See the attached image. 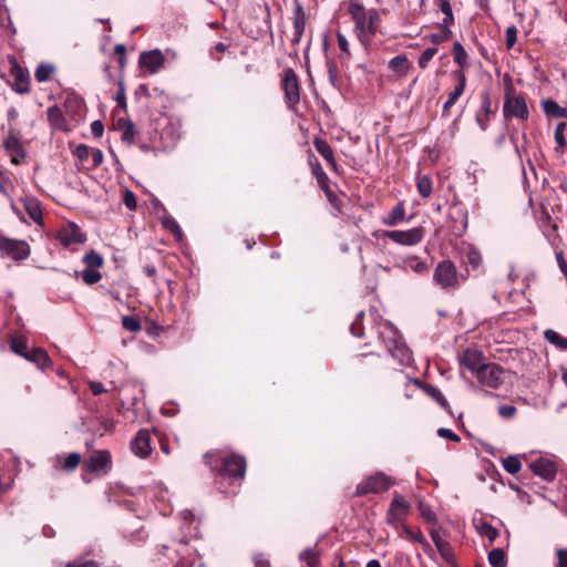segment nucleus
Wrapping results in <instances>:
<instances>
[{
    "instance_id": "nucleus-1",
    "label": "nucleus",
    "mask_w": 567,
    "mask_h": 567,
    "mask_svg": "<svg viewBox=\"0 0 567 567\" xmlns=\"http://www.w3.org/2000/svg\"><path fill=\"white\" fill-rule=\"evenodd\" d=\"M347 11L354 23V33L365 48L385 47L388 38L380 27V16L377 10L367 11L362 3L350 0Z\"/></svg>"
},
{
    "instance_id": "nucleus-2",
    "label": "nucleus",
    "mask_w": 567,
    "mask_h": 567,
    "mask_svg": "<svg viewBox=\"0 0 567 567\" xmlns=\"http://www.w3.org/2000/svg\"><path fill=\"white\" fill-rule=\"evenodd\" d=\"M203 460L205 465L214 473L215 483L221 492H225L221 481H227L229 485H240L245 478L247 461L241 454L214 450L205 453Z\"/></svg>"
},
{
    "instance_id": "nucleus-3",
    "label": "nucleus",
    "mask_w": 567,
    "mask_h": 567,
    "mask_svg": "<svg viewBox=\"0 0 567 567\" xmlns=\"http://www.w3.org/2000/svg\"><path fill=\"white\" fill-rule=\"evenodd\" d=\"M465 278L457 272L451 260L440 261L433 272V281L446 292L455 291Z\"/></svg>"
},
{
    "instance_id": "nucleus-4",
    "label": "nucleus",
    "mask_w": 567,
    "mask_h": 567,
    "mask_svg": "<svg viewBox=\"0 0 567 567\" xmlns=\"http://www.w3.org/2000/svg\"><path fill=\"white\" fill-rule=\"evenodd\" d=\"M503 115L505 120L516 117L520 121H527L529 117V110L525 96L517 93L512 86L505 90Z\"/></svg>"
},
{
    "instance_id": "nucleus-5",
    "label": "nucleus",
    "mask_w": 567,
    "mask_h": 567,
    "mask_svg": "<svg viewBox=\"0 0 567 567\" xmlns=\"http://www.w3.org/2000/svg\"><path fill=\"white\" fill-rule=\"evenodd\" d=\"M11 89L19 94H27L30 92V76L25 69H23L14 55L8 56V73L2 74Z\"/></svg>"
},
{
    "instance_id": "nucleus-6",
    "label": "nucleus",
    "mask_w": 567,
    "mask_h": 567,
    "mask_svg": "<svg viewBox=\"0 0 567 567\" xmlns=\"http://www.w3.org/2000/svg\"><path fill=\"white\" fill-rule=\"evenodd\" d=\"M281 89L289 110H295L300 101V82L297 73L291 69H285L281 74Z\"/></svg>"
},
{
    "instance_id": "nucleus-7",
    "label": "nucleus",
    "mask_w": 567,
    "mask_h": 567,
    "mask_svg": "<svg viewBox=\"0 0 567 567\" xmlns=\"http://www.w3.org/2000/svg\"><path fill=\"white\" fill-rule=\"evenodd\" d=\"M0 252L14 261H22L29 258L31 248L25 240L12 239L0 234Z\"/></svg>"
},
{
    "instance_id": "nucleus-8",
    "label": "nucleus",
    "mask_w": 567,
    "mask_h": 567,
    "mask_svg": "<svg viewBox=\"0 0 567 567\" xmlns=\"http://www.w3.org/2000/svg\"><path fill=\"white\" fill-rule=\"evenodd\" d=\"M3 147L13 164L20 165L24 162L27 153L18 131L11 128L8 132L3 140Z\"/></svg>"
},
{
    "instance_id": "nucleus-9",
    "label": "nucleus",
    "mask_w": 567,
    "mask_h": 567,
    "mask_svg": "<svg viewBox=\"0 0 567 567\" xmlns=\"http://www.w3.org/2000/svg\"><path fill=\"white\" fill-rule=\"evenodd\" d=\"M388 487V477L382 473H377L358 484L354 496H365L371 493L379 494L385 492Z\"/></svg>"
},
{
    "instance_id": "nucleus-10",
    "label": "nucleus",
    "mask_w": 567,
    "mask_h": 567,
    "mask_svg": "<svg viewBox=\"0 0 567 567\" xmlns=\"http://www.w3.org/2000/svg\"><path fill=\"white\" fill-rule=\"evenodd\" d=\"M504 369L497 363H485L476 373L477 380L491 389H498L503 383Z\"/></svg>"
},
{
    "instance_id": "nucleus-11",
    "label": "nucleus",
    "mask_w": 567,
    "mask_h": 567,
    "mask_svg": "<svg viewBox=\"0 0 567 567\" xmlns=\"http://www.w3.org/2000/svg\"><path fill=\"white\" fill-rule=\"evenodd\" d=\"M56 239L64 247H69L72 244H84L86 241V235L75 223H68L58 230Z\"/></svg>"
},
{
    "instance_id": "nucleus-12",
    "label": "nucleus",
    "mask_w": 567,
    "mask_h": 567,
    "mask_svg": "<svg viewBox=\"0 0 567 567\" xmlns=\"http://www.w3.org/2000/svg\"><path fill=\"white\" fill-rule=\"evenodd\" d=\"M151 443V432L147 429H141L131 442V450L136 456L146 458L153 451Z\"/></svg>"
},
{
    "instance_id": "nucleus-13",
    "label": "nucleus",
    "mask_w": 567,
    "mask_h": 567,
    "mask_svg": "<svg viewBox=\"0 0 567 567\" xmlns=\"http://www.w3.org/2000/svg\"><path fill=\"white\" fill-rule=\"evenodd\" d=\"M452 76L457 81L454 90L449 93L447 100L443 105L442 115L447 117L450 109L455 105L460 96L464 93L466 86V74L463 70H455Z\"/></svg>"
},
{
    "instance_id": "nucleus-14",
    "label": "nucleus",
    "mask_w": 567,
    "mask_h": 567,
    "mask_svg": "<svg viewBox=\"0 0 567 567\" xmlns=\"http://www.w3.org/2000/svg\"><path fill=\"white\" fill-rule=\"evenodd\" d=\"M423 227H414L409 230H392V241L403 246H414L419 244L424 237Z\"/></svg>"
},
{
    "instance_id": "nucleus-15",
    "label": "nucleus",
    "mask_w": 567,
    "mask_h": 567,
    "mask_svg": "<svg viewBox=\"0 0 567 567\" xmlns=\"http://www.w3.org/2000/svg\"><path fill=\"white\" fill-rule=\"evenodd\" d=\"M111 454L106 450L95 451L90 456L85 467L86 471L92 473H107L111 468Z\"/></svg>"
},
{
    "instance_id": "nucleus-16",
    "label": "nucleus",
    "mask_w": 567,
    "mask_h": 567,
    "mask_svg": "<svg viewBox=\"0 0 567 567\" xmlns=\"http://www.w3.org/2000/svg\"><path fill=\"white\" fill-rule=\"evenodd\" d=\"M460 363L462 367L476 374L477 371L485 364L484 354L477 349L467 348L462 352L460 357Z\"/></svg>"
},
{
    "instance_id": "nucleus-17",
    "label": "nucleus",
    "mask_w": 567,
    "mask_h": 567,
    "mask_svg": "<svg viewBox=\"0 0 567 567\" xmlns=\"http://www.w3.org/2000/svg\"><path fill=\"white\" fill-rule=\"evenodd\" d=\"M529 467L535 475H538L548 482L554 481L556 477V464L548 458L540 457L530 463Z\"/></svg>"
},
{
    "instance_id": "nucleus-18",
    "label": "nucleus",
    "mask_w": 567,
    "mask_h": 567,
    "mask_svg": "<svg viewBox=\"0 0 567 567\" xmlns=\"http://www.w3.org/2000/svg\"><path fill=\"white\" fill-rule=\"evenodd\" d=\"M164 64V55L159 50L142 52L140 55V65L150 73L157 72Z\"/></svg>"
},
{
    "instance_id": "nucleus-19",
    "label": "nucleus",
    "mask_w": 567,
    "mask_h": 567,
    "mask_svg": "<svg viewBox=\"0 0 567 567\" xmlns=\"http://www.w3.org/2000/svg\"><path fill=\"white\" fill-rule=\"evenodd\" d=\"M392 527L396 530L398 535L401 538H405L410 542L419 543L424 546H429L427 540L422 535L421 530L419 528H412L409 525H405L403 523H395L392 522Z\"/></svg>"
},
{
    "instance_id": "nucleus-20",
    "label": "nucleus",
    "mask_w": 567,
    "mask_h": 567,
    "mask_svg": "<svg viewBox=\"0 0 567 567\" xmlns=\"http://www.w3.org/2000/svg\"><path fill=\"white\" fill-rule=\"evenodd\" d=\"M292 13L293 42H299L305 33L307 17L302 4L298 0H295Z\"/></svg>"
},
{
    "instance_id": "nucleus-21",
    "label": "nucleus",
    "mask_w": 567,
    "mask_h": 567,
    "mask_svg": "<svg viewBox=\"0 0 567 567\" xmlns=\"http://www.w3.org/2000/svg\"><path fill=\"white\" fill-rule=\"evenodd\" d=\"M313 146L316 151L327 161L330 168L338 173L339 166L336 162L333 150L329 143L323 138L316 137L313 141Z\"/></svg>"
},
{
    "instance_id": "nucleus-22",
    "label": "nucleus",
    "mask_w": 567,
    "mask_h": 567,
    "mask_svg": "<svg viewBox=\"0 0 567 567\" xmlns=\"http://www.w3.org/2000/svg\"><path fill=\"white\" fill-rule=\"evenodd\" d=\"M29 217L38 225H43L42 209L35 197L25 196L20 199Z\"/></svg>"
},
{
    "instance_id": "nucleus-23",
    "label": "nucleus",
    "mask_w": 567,
    "mask_h": 567,
    "mask_svg": "<svg viewBox=\"0 0 567 567\" xmlns=\"http://www.w3.org/2000/svg\"><path fill=\"white\" fill-rule=\"evenodd\" d=\"M398 331L394 330L392 327V336L395 334ZM392 358H398L399 363L401 365H409L412 362V352L411 350L401 342H398L392 337Z\"/></svg>"
},
{
    "instance_id": "nucleus-24",
    "label": "nucleus",
    "mask_w": 567,
    "mask_h": 567,
    "mask_svg": "<svg viewBox=\"0 0 567 567\" xmlns=\"http://www.w3.org/2000/svg\"><path fill=\"white\" fill-rule=\"evenodd\" d=\"M492 114H494V111H492V102L489 95L485 93L482 95L481 111L476 114V123L483 131L487 130Z\"/></svg>"
},
{
    "instance_id": "nucleus-25",
    "label": "nucleus",
    "mask_w": 567,
    "mask_h": 567,
    "mask_svg": "<svg viewBox=\"0 0 567 567\" xmlns=\"http://www.w3.org/2000/svg\"><path fill=\"white\" fill-rule=\"evenodd\" d=\"M411 511V504L398 493L392 494V522L401 519Z\"/></svg>"
},
{
    "instance_id": "nucleus-26",
    "label": "nucleus",
    "mask_w": 567,
    "mask_h": 567,
    "mask_svg": "<svg viewBox=\"0 0 567 567\" xmlns=\"http://www.w3.org/2000/svg\"><path fill=\"white\" fill-rule=\"evenodd\" d=\"M414 383L419 385L424 391L425 394L431 396L442 409L451 413V406L439 389L434 388L431 384L422 383L419 380H415Z\"/></svg>"
},
{
    "instance_id": "nucleus-27",
    "label": "nucleus",
    "mask_w": 567,
    "mask_h": 567,
    "mask_svg": "<svg viewBox=\"0 0 567 567\" xmlns=\"http://www.w3.org/2000/svg\"><path fill=\"white\" fill-rule=\"evenodd\" d=\"M24 359L34 363L41 370H45L51 365L50 357L48 355L47 351L41 348L31 349Z\"/></svg>"
},
{
    "instance_id": "nucleus-28",
    "label": "nucleus",
    "mask_w": 567,
    "mask_h": 567,
    "mask_svg": "<svg viewBox=\"0 0 567 567\" xmlns=\"http://www.w3.org/2000/svg\"><path fill=\"white\" fill-rule=\"evenodd\" d=\"M540 105L547 116L567 118V107L560 106L556 101L550 99L542 100Z\"/></svg>"
},
{
    "instance_id": "nucleus-29",
    "label": "nucleus",
    "mask_w": 567,
    "mask_h": 567,
    "mask_svg": "<svg viewBox=\"0 0 567 567\" xmlns=\"http://www.w3.org/2000/svg\"><path fill=\"white\" fill-rule=\"evenodd\" d=\"M48 121L50 125L60 131H66V122L61 109L56 105L50 106L47 110Z\"/></svg>"
},
{
    "instance_id": "nucleus-30",
    "label": "nucleus",
    "mask_w": 567,
    "mask_h": 567,
    "mask_svg": "<svg viewBox=\"0 0 567 567\" xmlns=\"http://www.w3.org/2000/svg\"><path fill=\"white\" fill-rule=\"evenodd\" d=\"M55 460L62 471L72 472L80 465L81 455L76 452H73L68 454L65 457L56 455Z\"/></svg>"
},
{
    "instance_id": "nucleus-31",
    "label": "nucleus",
    "mask_w": 567,
    "mask_h": 567,
    "mask_svg": "<svg viewBox=\"0 0 567 567\" xmlns=\"http://www.w3.org/2000/svg\"><path fill=\"white\" fill-rule=\"evenodd\" d=\"M117 126L122 132L121 138L128 145H132L135 142V127L131 121L120 118L117 121Z\"/></svg>"
},
{
    "instance_id": "nucleus-32",
    "label": "nucleus",
    "mask_w": 567,
    "mask_h": 567,
    "mask_svg": "<svg viewBox=\"0 0 567 567\" xmlns=\"http://www.w3.org/2000/svg\"><path fill=\"white\" fill-rule=\"evenodd\" d=\"M308 163L311 167L312 175L317 179L318 185L324 184V182H329L328 175L324 173L318 158L311 152H309L308 155Z\"/></svg>"
},
{
    "instance_id": "nucleus-33",
    "label": "nucleus",
    "mask_w": 567,
    "mask_h": 567,
    "mask_svg": "<svg viewBox=\"0 0 567 567\" xmlns=\"http://www.w3.org/2000/svg\"><path fill=\"white\" fill-rule=\"evenodd\" d=\"M452 53L455 63L460 66L458 70H463V72H465V70L468 68L467 53L460 42H455L453 44Z\"/></svg>"
},
{
    "instance_id": "nucleus-34",
    "label": "nucleus",
    "mask_w": 567,
    "mask_h": 567,
    "mask_svg": "<svg viewBox=\"0 0 567 567\" xmlns=\"http://www.w3.org/2000/svg\"><path fill=\"white\" fill-rule=\"evenodd\" d=\"M477 533L489 540V543H493L499 535L498 530L493 527L489 523L480 520L477 524H475Z\"/></svg>"
},
{
    "instance_id": "nucleus-35",
    "label": "nucleus",
    "mask_w": 567,
    "mask_h": 567,
    "mask_svg": "<svg viewBox=\"0 0 567 567\" xmlns=\"http://www.w3.org/2000/svg\"><path fill=\"white\" fill-rule=\"evenodd\" d=\"M544 337L549 343L556 346L558 349L567 351V338L561 337L557 331L547 329L544 332Z\"/></svg>"
},
{
    "instance_id": "nucleus-36",
    "label": "nucleus",
    "mask_w": 567,
    "mask_h": 567,
    "mask_svg": "<svg viewBox=\"0 0 567 567\" xmlns=\"http://www.w3.org/2000/svg\"><path fill=\"white\" fill-rule=\"evenodd\" d=\"M488 563L492 567H506L507 558L502 548H494L488 553Z\"/></svg>"
},
{
    "instance_id": "nucleus-37",
    "label": "nucleus",
    "mask_w": 567,
    "mask_h": 567,
    "mask_svg": "<svg viewBox=\"0 0 567 567\" xmlns=\"http://www.w3.org/2000/svg\"><path fill=\"white\" fill-rule=\"evenodd\" d=\"M10 349L14 353H17V354H19L20 357H23V358H25V355L30 351L28 349L25 338L22 337V336H14V337L11 338Z\"/></svg>"
},
{
    "instance_id": "nucleus-38",
    "label": "nucleus",
    "mask_w": 567,
    "mask_h": 567,
    "mask_svg": "<svg viewBox=\"0 0 567 567\" xmlns=\"http://www.w3.org/2000/svg\"><path fill=\"white\" fill-rule=\"evenodd\" d=\"M54 73V66L48 63H41L38 65L34 72V78L38 82L48 81Z\"/></svg>"
},
{
    "instance_id": "nucleus-39",
    "label": "nucleus",
    "mask_w": 567,
    "mask_h": 567,
    "mask_svg": "<svg viewBox=\"0 0 567 567\" xmlns=\"http://www.w3.org/2000/svg\"><path fill=\"white\" fill-rule=\"evenodd\" d=\"M83 262L86 265V268L99 269L103 266V257L99 252L91 250L84 255Z\"/></svg>"
},
{
    "instance_id": "nucleus-40",
    "label": "nucleus",
    "mask_w": 567,
    "mask_h": 567,
    "mask_svg": "<svg viewBox=\"0 0 567 567\" xmlns=\"http://www.w3.org/2000/svg\"><path fill=\"white\" fill-rule=\"evenodd\" d=\"M503 466L509 474H517L522 468V463L518 456L511 455L503 460Z\"/></svg>"
},
{
    "instance_id": "nucleus-41",
    "label": "nucleus",
    "mask_w": 567,
    "mask_h": 567,
    "mask_svg": "<svg viewBox=\"0 0 567 567\" xmlns=\"http://www.w3.org/2000/svg\"><path fill=\"white\" fill-rule=\"evenodd\" d=\"M416 186L421 196L429 197L432 194V179L430 176H419Z\"/></svg>"
},
{
    "instance_id": "nucleus-42",
    "label": "nucleus",
    "mask_w": 567,
    "mask_h": 567,
    "mask_svg": "<svg viewBox=\"0 0 567 567\" xmlns=\"http://www.w3.org/2000/svg\"><path fill=\"white\" fill-rule=\"evenodd\" d=\"M435 547L437 548L440 555L445 561H453L454 551L451 544L447 540L444 539L443 542H439V544Z\"/></svg>"
},
{
    "instance_id": "nucleus-43",
    "label": "nucleus",
    "mask_w": 567,
    "mask_h": 567,
    "mask_svg": "<svg viewBox=\"0 0 567 567\" xmlns=\"http://www.w3.org/2000/svg\"><path fill=\"white\" fill-rule=\"evenodd\" d=\"M300 559L306 561L309 567L319 566V556L312 548H307L300 554Z\"/></svg>"
},
{
    "instance_id": "nucleus-44",
    "label": "nucleus",
    "mask_w": 567,
    "mask_h": 567,
    "mask_svg": "<svg viewBox=\"0 0 567 567\" xmlns=\"http://www.w3.org/2000/svg\"><path fill=\"white\" fill-rule=\"evenodd\" d=\"M567 130V123L566 122H559L555 128V142L557 143L558 147L565 148L567 146V141L565 138V131Z\"/></svg>"
},
{
    "instance_id": "nucleus-45",
    "label": "nucleus",
    "mask_w": 567,
    "mask_h": 567,
    "mask_svg": "<svg viewBox=\"0 0 567 567\" xmlns=\"http://www.w3.org/2000/svg\"><path fill=\"white\" fill-rule=\"evenodd\" d=\"M102 278L101 272L97 269L85 268L82 271V279L86 285H94Z\"/></svg>"
},
{
    "instance_id": "nucleus-46",
    "label": "nucleus",
    "mask_w": 567,
    "mask_h": 567,
    "mask_svg": "<svg viewBox=\"0 0 567 567\" xmlns=\"http://www.w3.org/2000/svg\"><path fill=\"white\" fill-rule=\"evenodd\" d=\"M452 37V31L449 28H441L439 32L432 33L429 35L430 40L434 44L443 43L450 40Z\"/></svg>"
},
{
    "instance_id": "nucleus-47",
    "label": "nucleus",
    "mask_w": 567,
    "mask_h": 567,
    "mask_svg": "<svg viewBox=\"0 0 567 567\" xmlns=\"http://www.w3.org/2000/svg\"><path fill=\"white\" fill-rule=\"evenodd\" d=\"M419 511L422 518L429 523V524H435L436 523V514L433 512L431 506L420 502L419 504Z\"/></svg>"
},
{
    "instance_id": "nucleus-48",
    "label": "nucleus",
    "mask_w": 567,
    "mask_h": 567,
    "mask_svg": "<svg viewBox=\"0 0 567 567\" xmlns=\"http://www.w3.org/2000/svg\"><path fill=\"white\" fill-rule=\"evenodd\" d=\"M122 326L131 332H137L142 329L140 320L133 316H124L122 319Z\"/></svg>"
},
{
    "instance_id": "nucleus-49",
    "label": "nucleus",
    "mask_w": 567,
    "mask_h": 567,
    "mask_svg": "<svg viewBox=\"0 0 567 567\" xmlns=\"http://www.w3.org/2000/svg\"><path fill=\"white\" fill-rule=\"evenodd\" d=\"M465 261L473 269H477L482 265V255L475 249H470L465 255Z\"/></svg>"
},
{
    "instance_id": "nucleus-50",
    "label": "nucleus",
    "mask_w": 567,
    "mask_h": 567,
    "mask_svg": "<svg viewBox=\"0 0 567 567\" xmlns=\"http://www.w3.org/2000/svg\"><path fill=\"white\" fill-rule=\"evenodd\" d=\"M405 209L403 202H399L392 209V226L399 221L405 220Z\"/></svg>"
},
{
    "instance_id": "nucleus-51",
    "label": "nucleus",
    "mask_w": 567,
    "mask_h": 567,
    "mask_svg": "<svg viewBox=\"0 0 567 567\" xmlns=\"http://www.w3.org/2000/svg\"><path fill=\"white\" fill-rule=\"evenodd\" d=\"M437 49L436 48H427L425 49L422 54L419 58V66L421 69H425L429 64V62L433 59V56L436 54Z\"/></svg>"
},
{
    "instance_id": "nucleus-52",
    "label": "nucleus",
    "mask_w": 567,
    "mask_h": 567,
    "mask_svg": "<svg viewBox=\"0 0 567 567\" xmlns=\"http://www.w3.org/2000/svg\"><path fill=\"white\" fill-rule=\"evenodd\" d=\"M162 224L166 229L171 230L174 235H176V236L182 235V229H181L178 223L173 217H171V216L164 217L162 220Z\"/></svg>"
},
{
    "instance_id": "nucleus-53",
    "label": "nucleus",
    "mask_w": 567,
    "mask_h": 567,
    "mask_svg": "<svg viewBox=\"0 0 567 567\" xmlns=\"http://www.w3.org/2000/svg\"><path fill=\"white\" fill-rule=\"evenodd\" d=\"M362 318H363V312L358 313L355 320L350 326L351 333L358 338H361L363 336Z\"/></svg>"
},
{
    "instance_id": "nucleus-54",
    "label": "nucleus",
    "mask_w": 567,
    "mask_h": 567,
    "mask_svg": "<svg viewBox=\"0 0 567 567\" xmlns=\"http://www.w3.org/2000/svg\"><path fill=\"white\" fill-rule=\"evenodd\" d=\"M506 47L507 49H512L517 41V29L514 25H511L506 29L505 32Z\"/></svg>"
},
{
    "instance_id": "nucleus-55",
    "label": "nucleus",
    "mask_w": 567,
    "mask_h": 567,
    "mask_svg": "<svg viewBox=\"0 0 567 567\" xmlns=\"http://www.w3.org/2000/svg\"><path fill=\"white\" fill-rule=\"evenodd\" d=\"M64 567H100V564L93 559L84 560L79 558L69 561Z\"/></svg>"
},
{
    "instance_id": "nucleus-56",
    "label": "nucleus",
    "mask_w": 567,
    "mask_h": 567,
    "mask_svg": "<svg viewBox=\"0 0 567 567\" xmlns=\"http://www.w3.org/2000/svg\"><path fill=\"white\" fill-rule=\"evenodd\" d=\"M375 237V244L381 248H386L388 239L390 238V233L386 230H378L373 233Z\"/></svg>"
},
{
    "instance_id": "nucleus-57",
    "label": "nucleus",
    "mask_w": 567,
    "mask_h": 567,
    "mask_svg": "<svg viewBox=\"0 0 567 567\" xmlns=\"http://www.w3.org/2000/svg\"><path fill=\"white\" fill-rule=\"evenodd\" d=\"M115 101L117 103V106L126 110V96H125V89L122 81L118 82V91L115 96Z\"/></svg>"
},
{
    "instance_id": "nucleus-58",
    "label": "nucleus",
    "mask_w": 567,
    "mask_h": 567,
    "mask_svg": "<svg viewBox=\"0 0 567 567\" xmlns=\"http://www.w3.org/2000/svg\"><path fill=\"white\" fill-rule=\"evenodd\" d=\"M91 150L89 146L84 145V144H80L75 151H74V154L75 156L80 159V161H87L90 158V155H91Z\"/></svg>"
},
{
    "instance_id": "nucleus-59",
    "label": "nucleus",
    "mask_w": 567,
    "mask_h": 567,
    "mask_svg": "<svg viewBox=\"0 0 567 567\" xmlns=\"http://www.w3.org/2000/svg\"><path fill=\"white\" fill-rule=\"evenodd\" d=\"M92 162V167H99L103 163V153L99 148H92L90 158Z\"/></svg>"
},
{
    "instance_id": "nucleus-60",
    "label": "nucleus",
    "mask_w": 567,
    "mask_h": 567,
    "mask_svg": "<svg viewBox=\"0 0 567 567\" xmlns=\"http://www.w3.org/2000/svg\"><path fill=\"white\" fill-rule=\"evenodd\" d=\"M437 435L440 437H443V439H447L450 441H453V442H460L461 439L457 434H455L452 430L450 429H445V427H440L437 430Z\"/></svg>"
},
{
    "instance_id": "nucleus-61",
    "label": "nucleus",
    "mask_w": 567,
    "mask_h": 567,
    "mask_svg": "<svg viewBox=\"0 0 567 567\" xmlns=\"http://www.w3.org/2000/svg\"><path fill=\"white\" fill-rule=\"evenodd\" d=\"M87 385L93 395H100L102 393L107 392V390L105 389V386L102 382L89 381Z\"/></svg>"
},
{
    "instance_id": "nucleus-62",
    "label": "nucleus",
    "mask_w": 567,
    "mask_h": 567,
    "mask_svg": "<svg viewBox=\"0 0 567 567\" xmlns=\"http://www.w3.org/2000/svg\"><path fill=\"white\" fill-rule=\"evenodd\" d=\"M517 412V409L514 405H502L498 409V413L504 419L513 417Z\"/></svg>"
},
{
    "instance_id": "nucleus-63",
    "label": "nucleus",
    "mask_w": 567,
    "mask_h": 567,
    "mask_svg": "<svg viewBox=\"0 0 567 567\" xmlns=\"http://www.w3.org/2000/svg\"><path fill=\"white\" fill-rule=\"evenodd\" d=\"M252 561L255 564V567H271L269 560L262 553L255 554L252 557Z\"/></svg>"
},
{
    "instance_id": "nucleus-64",
    "label": "nucleus",
    "mask_w": 567,
    "mask_h": 567,
    "mask_svg": "<svg viewBox=\"0 0 567 567\" xmlns=\"http://www.w3.org/2000/svg\"><path fill=\"white\" fill-rule=\"evenodd\" d=\"M557 564L556 567H567V549H557Z\"/></svg>"
}]
</instances>
